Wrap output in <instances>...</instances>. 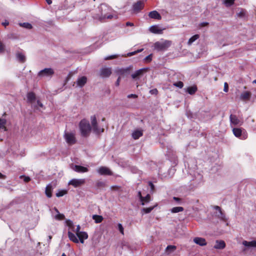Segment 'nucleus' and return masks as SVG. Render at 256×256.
<instances>
[{"label":"nucleus","mask_w":256,"mask_h":256,"mask_svg":"<svg viewBox=\"0 0 256 256\" xmlns=\"http://www.w3.org/2000/svg\"><path fill=\"white\" fill-rule=\"evenodd\" d=\"M92 16L94 18L101 21L110 20L114 17V10L110 6L102 4L98 7Z\"/></svg>","instance_id":"1"},{"label":"nucleus","mask_w":256,"mask_h":256,"mask_svg":"<svg viewBox=\"0 0 256 256\" xmlns=\"http://www.w3.org/2000/svg\"><path fill=\"white\" fill-rule=\"evenodd\" d=\"M79 126L82 135L83 136H88L91 130L89 122L86 120H82L80 122Z\"/></svg>","instance_id":"2"},{"label":"nucleus","mask_w":256,"mask_h":256,"mask_svg":"<svg viewBox=\"0 0 256 256\" xmlns=\"http://www.w3.org/2000/svg\"><path fill=\"white\" fill-rule=\"evenodd\" d=\"M172 44V41L165 40L162 42H157L154 44V48L158 51L164 50Z\"/></svg>","instance_id":"3"},{"label":"nucleus","mask_w":256,"mask_h":256,"mask_svg":"<svg viewBox=\"0 0 256 256\" xmlns=\"http://www.w3.org/2000/svg\"><path fill=\"white\" fill-rule=\"evenodd\" d=\"M232 132L234 136L240 140H246L248 138L246 131L242 128H235L232 129Z\"/></svg>","instance_id":"4"},{"label":"nucleus","mask_w":256,"mask_h":256,"mask_svg":"<svg viewBox=\"0 0 256 256\" xmlns=\"http://www.w3.org/2000/svg\"><path fill=\"white\" fill-rule=\"evenodd\" d=\"M91 120V124L94 132L96 134H99L100 133L104 132V128H100L98 126L96 117L95 116H92L90 117Z\"/></svg>","instance_id":"5"},{"label":"nucleus","mask_w":256,"mask_h":256,"mask_svg":"<svg viewBox=\"0 0 256 256\" xmlns=\"http://www.w3.org/2000/svg\"><path fill=\"white\" fill-rule=\"evenodd\" d=\"M112 73L111 68L103 66L100 70L99 76L102 78H108Z\"/></svg>","instance_id":"6"},{"label":"nucleus","mask_w":256,"mask_h":256,"mask_svg":"<svg viewBox=\"0 0 256 256\" xmlns=\"http://www.w3.org/2000/svg\"><path fill=\"white\" fill-rule=\"evenodd\" d=\"M64 138L68 144L72 145L76 143V138L74 134L72 132H65Z\"/></svg>","instance_id":"7"},{"label":"nucleus","mask_w":256,"mask_h":256,"mask_svg":"<svg viewBox=\"0 0 256 256\" xmlns=\"http://www.w3.org/2000/svg\"><path fill=\"white\" fill-rule=\"evenodd\" d=\"M86 183L84 178H73L69 181L68 185H72L74 188H77L84 185Z\"/></svg>","instance_id":"8"},{"label":"nucleus","mask_w":256,"mask_h":256,"mask_svg":"<svg viewBox=\"0 0 256 256\" xmlns=\"http://www.w3.org/2000/svg\"><path fill=\"white\" fill-rule=\"evenodd\" d=\"M54 74V71L52 68H46L40 70L38 73V76L41 78L52 76Z\"/></svg>","instance_id":"9"},{"label":"nucleus","mask_w":256,"mask_h":256,"mask_svg":"<svg viewBox=\"0 0 256 256\" xmlns=\"http://www.w3.org/2000/svg\"><path fill=\"white\" fill-rule=\"evenodd\" d=\"M230 120L231 125L241 126L243 122L240 120L236 115L231 114L230 116Z\"/></svg>","instance_id":"10"},{"label":"nucleus","mask_w":256,"mask_h":256,"mask_svg":"<svg viewBox=\"0 0 256 256\" xmlns=\"http://www.w3.org/2000/svg\"><path fill=\"white\" fill-rule=\"evenodd\" d=\"M98 172L100 175L112 176V172L107 167L100 166L97 170Z\"/></svg>","instance_id":"11"},{"label":"nucleus","mask_w":256,"mask_h":256,"mask_svg":"<svg viewBox=\"0 0 256 256\" xmlns=\"http://www.w3.org/2000/svg\"><path fill=\"white\" fill-rule=\"evenodd\" d=\"M144 6V2L142 1H138L132 5V10L134 12L138 13L143 8Z\"/></svg>","instance_id":"12"},{"label":"nucleus","mask_w":256,"mask_h":256,"mask_svg":"<svg viewBox=\"0 0 256 256\" xmlns=\"http://www.w3.org/2000/svg\"><path fill=\"white\" fill-rule=\"evenodd\" d=\"M214 209L216 210V216L221 220L226 221V218L224 214L222 212L220 207L218 206H215Z\"/></svg>","instance_id":"13"},{"label":"nucleus","mask_w":256,"mask_h":256,"mask_svg":"<svg viewBox=\"0 0 256 256\" xmlns=\"http://www.w3.org/2000/svg\"><path fill=\"white\" fill-rule=\"evenodd\" d=\"M166 28H160L158 26L154 25L151 26L149 28V30L153 34H162V32Z\"/></svg>","instance_id":"14"},{"label":"nucleus","mask_w":256,"mask_h":256,"mask_svg":"<svg viewBox=\"0 0 256 256\" xmlns=\"http://www.w3.org/2000/svg\"><path fill=\"white\" fill-rule=\"evenodd\" d=\"M130 70V67H128L126 68H116L115 70L116 73L119 76H124L127 74H128Z\"/></svg>","instance_id":"15"},{"label":"nucleus","mask_w":256,"mask_h":256,"mask_svg":"<svg viewBox=\"0 0 256 256\" xmlns=\"http://www.w3.org/2000/svg\"><path fill=\"white\" fill-rule=\"evenodd\" d=\"M87 82V78L85 76L79 77L76 80V84L80 88L83 87Z\"/></svg>","instance_id":"16"},{"label":"nucleus","mask_w":256,"mask_h":256,"mask_svg":"<svg viewBox=\"0 0 256 256\" xmlns=\"http://www.w3.org/2000/svg\"><path fill=\"white\" fill-rule=\"evenodd\" d=\"M72 169L78 172L81 173L88 172V170L87 168L78 165H74V168H72Z\"/></svg>","instance_id":"17"},{"label":"nucleus","mask_w":256,"mask_h":256,"mask_svg":"<svg viewBox=\"0 0 256 256\" xmlns=\"http://www.w3.org/2000/svg\"><path fill=\"white\" fill-rule=\"evenodd\" d=\"M16 60L21 63H24L26 60L25 54L21 52H17L16 54Z\"/></svg>","instance_id":"18"},{"label":"nucleus","mask_w":256,"mask_h":256,"mask_svg":"<svg viewBox=\"0 0 256 256\" xmlns=\"http://www.w3.org/2000/svg\"><path fill=\"white\" fill-rule=\"evenodd\" d=\"M147 70V68H142L136 70L134 74H132V78L133 79L136 78L138 77L142 76L143 74V72Z\"/></svg>","instance_id":"19"},{"label":"nucleus","mask_w":256,"mask_h":256,"mask_svg":"<svg viewBox=\"0 0 256 256\" xmlns=\"http://www.w3.org/2000/svg\"><path fill=\"white\" fill-rule=\"evenodd\" d=\"M80 243L83 244L84 242V240H86L88 238V234L86 232H81L76 235Z\"/></svg>","instance_id":"20"},{"label":"nucleus","mask_w":256,"mask_h":256,"mask_svg":"<svg viewBox=\"0 0 256 256\" xmlns=\"http://www.w3.org/2000/svg\"><path fill=\"white\" fill-rule=\"evenodd\" d=\"M142 134L143 132L142 130H136L132 132V136L134 139L137 140L142 136Z\"/></svg>","instance_id":"21"},{"label":"nucleus","mask_w":256,"mask_h":256,"mask_svg":"<svg viewBox=\"0 0 256 256\" xmlns=\"http://www.w3.org/2000/svg\"><path fill=\"white\" fill-rule=\"evenodd\" d=\"M194 242L197 244H198L201 246H205L206 244V240L202 238H199V237L195 238L194 239Z\"/></svg>","instance_id":"22"},{"label":"nucleus","mask_w":256,"mask_h":256,"mask_svg":"<svg viewBox=\"0 0 256 256\" xmlns=\"http://www.w3.org/2000/svg\"><path fill=\"white\" fill-rule=\"evenodd\" d=\"M148 16L152 18L158 20H160L162 18L160 14L156 10L150 12L148 14Z\"/></svg>","instance_id":"23"},{"label":"nucleus","mask_w":256,"mask_h":256,"mask_svg":"<svg viewBox=\"0 0 256 256\" xmlns=\"http://www.w3.org/2000/svg\"><path fill=\"white\" fill-rule=\"evenodd\" d=\"M242 244L248 248H256V240H252L250 242L244 240L242 242Z\"/></svg>","instance_id":"24"},{"label":"nucleus","mask_w":256,"mask_h":256,"mask_svg":"<svg viewBox=\"0 0 256 256\" xmlns=\"http://www.w3.org/2000/svg\"><path fill=\"white\" fill-rule=\"evenodd\" d=\"M226 246V244L223 240H216L214 248L216 249H223Z\"/></svg>","instance_id":"25"},{"label":"nucleus","mask_w":256,"mask_h":256,"mask_svg":"<svg viewBox=\"0 0 256 256\" xmlns=\"http://www.w3.org/2000/svg\"><path fill=\"white\" fill-rule=\"evenodd\" d=\"M68 238L72 242H73L75 243H78L79 242V240H78L76 235H75L73 233H72V232H70V231L68 232Z\"/></svg>","instance_id":"26"},{"label":"nucleus","mask_w":256,"mask_h":256,"mask_svg":"<svg viewBox=\"0 0 256 256\" xmlns=\"http://www.w3.org/2000/svg\"><path fill=\"white\" fill-rule=\"evenodd\" d=\"M54 210L56 212V214L54 216V218L56 220H60L64 219L65 216L64 214H60L58 210L56 208H54Z\"/></svg>","instance_id":"27"},{"label":"nucleus","mask_w":256,"mask_h":256,"mask_svg":"<svg viewBox=\"0 0 256 256\" xmlns=\"http://www.w3.org/2000/svg\"><path fill=\"white\" fill-rule=\"evenodd\" d=\"M141 204L142 206L146 204L150 201V196L149 194H148L146 196H144L140 200Z\"/></svg>","instance_id":"28"},{"label":"nucleus","mask_w":256,"mask_h":256,"mask_svg":"<svg viewBox=\"0 0 256 256\" xmlns=\"http://www.w3.org/2000/svg\"><path fill=\"white\" fill-rule=\"evenodd\" d=\"M197 87L196 86H189L186 88V92H188L190 94H194L197 91Z\"/></svg>","instance_id":"29"},{"label":"nucleus","mask_w":256,"mask_h":256,"mask_svg":"<svg viewBox=\"0 0 256 256\" xmlns=\"http://www.w3.org/2000/svg\"><path fill=\"white\" fill-rule=\"evenodd\" d=\"M52 188L50 184H48L46 188L45 193L48 198H50L52 196Z\"/></svg>","instance_id":"30"},{"label":"nucleus","mask_w":256,"mask_h":256,"mask_svg":"<svg viewBox=\"0 0 256 256\" xmlns=\"http://www.w3.org/2000/svg\"><path fill=\"white\" fill-rule=\"evenodd\" d=\"M27 98L28 102L32 103L36 99L35 94L32 92H30L27 94Z\"/></svg>","instance_id":"31"},{"label":"nucleus","mask_w":256,"mask_h":256,"mask_svg":"<svg viewBox=\"0 0 256 256\" xmlns=\"http://www.w3.org/2000/svg\"><path fill=\"white\" fill-rule=\"evenodd\" d=\"M250 96V93L248 92H245L240 94V98L242 100H246L249 99Z\"/></svg>","instance_id":"32"},{"label":"nucleus","mask_w":256,"mask_h":256,"mask_svg":"<svg viewBox=\"0 0 256 256\" xmlns=\"http://www.w3.org/2000/svg\"><path fill=\"white\" fill-rule=\"evenodd\" d=\"M6 120L4 118H0V130H3L4 131L6 130Z\"/></svg>","instance_id":"33"},{"label":"nucleus","mask_w":256,"mask_h":256,"mask_svg":"<svg viewBox=\"0 0 256 256\" xmlns=\"http://www.w3.org/2000/svg\"><path fill=\"white\" fill-rule=\"evenodd\" d=\"M200 36L198 34H195L192 36L188 40V44L190 46L194 42L199 38Z\"/></svg>","instance_id":"34"},{"label":"nucleus","mask_w":256,"mask_h":256,"mask_svg":"<svg viewBox=\"0 0 256 256\" xmlns=\"http://www.w3.org/2000/svg\"><path fill=\"white\" fill-rule=\"evenodd\" d=\"M202 176L200 174H198L196 180V182L194 180L192 184L196 186H197L202 182Z\"/></svg>","instance_id":"35"},{"label":"nucleus","mask_w":256,"mask_h":256,"mask_svg":"<svg viewBox=\"0 0 256 256\" xmlns=\"http://www.w3.org/2000/svg\"><path fill=\"white\" fill-rule=\"evenodd\" d=\"M92 219L94 220L96 223H100L102 222L103 218L101 216L98 215H93Z\"/></svg>","instance_id":"36"},{"label":"nucleus","mask_w":256,"mask_h":256,"mask_svg":"<svg viewBox=\"0 0 256 256\" xmlns=\"http://www.w3.org/2000/svg\"><path fill=\"white\" fill-rule=\"evenodd\" d=\"M184 208L182 206L174 207L170 210L172 213H178L184 210Z\"/></svg>","instance_id":"37"},{"label":"nucleus","mask_w":256,"mask_h":256,"mask_svg":"<svg viewBox=\"0 0 256 256\" xmlns=\"http://www.w3.org/2000/svg\"><path fill=\"white\" fill-rule=\"evenodd\" d=\"M156 206H153L149 207L148 208H143L142 209V212L143 214H148L151 212V211L156 207Z\"/></svg>","instance_id":"38"},{"label":"nucleus","mask_w":256,"mask_h":256,"mask_svg":"<svg viewBox=\"0 0 256 256\" xmlns=\"http://www.w3.org/2000/svg\"><path fill=\"white\" fill-rule=\"evenodd\" d=\"M176 250V246H174L169 245L166 248V250L168 254L173 252Z\"/></svg>","instance_id":"39"},{"label":"nucleus","mask_w":256,"mask_h":256,"mask_svg":"<svg viewBox=\"0 0 256 256\" xmlns=\"http://www.w3.org/2000/svg\"><path fill=\"white\" fill-rule=\"evenodd\" d=\"M66 192L64 190H60L56 194V196L57 197H60L63 196L66 194Z\"/></svg>","instance_id":"40"},{"label":"nucleus","mask_w":256,"mask_h":256,"mask_svg":"<svg viewBox=\"0 0 256 256\" xmlns=\"http://www.w3.org/2000/svg\"><path fill=\"white\" fill-rule=\"evenodd\" d=\"M234 0H225L224 4L226 6H231L234 3Z\"/></svg>","instance_id":"41"},{"label":"nucleus","mask_w":256,"mask_h":256,"mask_svg":"<svg viewBox=\"0 0 256 256\" xmlns=\"http://www.w3.org/2000/svg\"><path fill=\"white\" fill-rule=\"evenodd\" d=\"M152 54H150L147 56H146L144 60L146 62H148L152 61Z\"/></svg>","instance_id":"42"},{"label":"nucleus","mask_w":256,"mask_h":256,"mask_svg":"<svg viewBox=\"0 0 256 256\" xmlns=\"http://www.w3.org/2000/svg\"><path fill=\"white\" fill-rule=\"evenodd\" d=\"M23 27L28 28V29H30L32 28V26L31 24L28 23V22H24L22 24H20Z\"/></svg>","instance_id":"43"},{"label":"nucleus","mask_w":256,"mask_h":256,"mask_svg":"<svg viewBox=\"0 0 256 256\" xmlns=\"http://www.w3.org/2000/svg\"><path fill=\"white\" fill-rule=\"evenodd\" d=\"M174 85L176 87L181 88L183 87L184 84L182 82L179 81L178 82L174 83Z\"/></svg>","instance_id":"44"},{"label":"nucleus","mask_w":256,"mask_h":256,"mask_svg":"<svg viewBox=\"0 0 256 256\" xmlns=\"http://www.w3.org/2000/svg\"><path fill=\"white\" fill-rule=\"evenodd\" d=\"M118 54H113V55H111L110 56L105 57L104 58V60H112V59H114V58H118Z\"/></svg>","instance_id":"45"},{"label":"nucleus","mask_w":256,"mask_h":256,"mask_svg":"<svg viewBox=\"0 0 256 256\" xmlns=\"http://www.w3.org/2000/svg\"><path fill=\"white\" fill-rule=\"evenodd\" d=\"M66 224L70 228H74V224L72 220H66Z\"/></svg>","instance_id":"46"},{"label":"nucleus","mask_w":256,"mask_h":256,"mask_svg":"<svg viewBox=\"0 0 256 256\" xmlns=\"http://www.w3.org/2000/svg\"><path fill=\"white\" fill-rule=\"evenodd\" d=\"M118 229L119 230V231L122 234H124V228L122 226V224H118Z\"/></svg>","instance_id":"47"},{"label":"nucleus","mask_w":256,"mask_h":256,"mask_svg":"<svg viewBox=\"0 0 256 256\" xmlns=\"http://www.w3.org/2000/svg\"><path fill=\"white\" fill-rule=\"evenodd\" d=\"M96 186L98 188H102L105 186V182L102 181H99L96 183Z\"/></svg>","instance_id":"48"},{"label":"nucleus","mask_w":256,"mask_h":256,"mask_svg":"<svg viewBox=\"0 0 256 256\" xmlns=\"http://www.w3.org/2000/svg\"><path fill=\"white\" fill-rule=\"evenodd\" d=\"M5 46L0 41V53H3L4 52Z\"/></svg>","instance_id":"49"},{"label":"nucleus","mask_w":256,"mask_h":256,"mask_svg":"<svg viewBox=\"0 0 256 256\" xmlns=\"http://www.w3.org/2000/svg\"><path fill=\"white\" fill-rule=\"evenodd\" d=\"M136 54V51H134V52H128V53L126 54L122 55V56H124V57L130 56H134V55Z\"/></svg>","instance_id":"50"},{"label":"nucleus","mask_w":256,"mask_h":256,"mask_svg":"<svg viewBox=\"0 0 256 256\" xmlns=\"http://www.w3.org/2000/svg\"><path fill=\"white\" fill-rule=\"evenodd\" d=\"M238 16L243 18L245 16V12L244 10H241L237 14Z\"/></svg>","instance_id":"51"},{"label":"nucleus","mask_w":256,"mask_h":256,"mask_svg":"<svg viewBox=\"0 0 256 256\" xmlns=\"http://www.w3.org/2000/svg\"><path fill=\"white\" fill-rule=\"evenodd\" d=\"M20 178H24V180L25 182H28L30 180V178L28 177V176H20Z\"/></svg>","instance_id":"52"},{"label":"nucleus","mask_w":256,"mask_h":256,"mask_svg":"<svg viewBox=\"0 0 256 256\" xmlns=\"http://www.w3.org/2000/svg\"><path fill=\"white\" fill-rule=\"evenodd\" d=\"M80 225H78L76 226V230H74V232L76 234V235H77L79 233H80L82 232L80 231Z\"/></svg>","instance_id":"53"},{"label":"nucleus","mask_w":256,"mask_h":256,"mask_svg":"<svg viewBox=\"0 0 256 256\" xmlns=\"http://www.w3.org/2000/svg\"><path fill=\"white\" fill-rule=\"evenodd\" d=\"M228 86L227 82H224V92H228Z\"/></svg>","instance_id":"54"},{"label":"nucleus","mask_w":256,"mask_h":256,"mask_svg":"<svg viewBox=\"0 0 256 256\" xmlns=\"http://www.w3.org/2000/svg\"><path fill=\"white\" fill-rule=\"evenodd\" d=\"M150 94H156L158 92V91L156 88H154L152 90H151L150 91Z\"/></svg>","instance_id":"55"},{"label":"nucleus","mask_w":256,"mask_h":256,"mask_svg":"<svg viewBox=\"0 0 256 256\" xmlns=\"http://www.w3.org/2000/svg\"><path fill=\"white\" fill-rule=\"evenodd\" d=\"M148 185L150 188L151 190L153 191L154 190V186L152 182H148Z\"/></svg>","instance_id":"56"},{"label":"nucleus","mask_w":256,"mask_h":256,"mask_svg":"<svg viewBox=\"0 0 256 256\" xmlns=\"http://www.w3.org/2000/svg\"><path fill=\"white\" fill-rule=\"evenodd\" d=\"M138 97V96L135 94H130L128 96V98H136Z\"/></svg>","instance_id":"57"},{"label":"nucleus","mask_w":256,"mask_h":256,"mask_svg":"<svg viewBox=\"0 0 256 256\" xmlns=\"http://www.w3.org/2000/svg\"><path fill=\"white\" fill-rule=\"evenodd\" d=\"M173 199L177 202H180L181 201V199L177 197H174Z\"/></svg>","instance_id":"58"},{"label":"nucleus","mask_w":256,"mask_h":256,"mask_svg":"<svg viewBox=\"0 0 256 256\" xmlns=\"http://www.w3.org/2000/svg\"><path fill=\"white\" fill-rule=\"evenodd\" d=\"M120 80V76H119L116 81V86H119Z\"/></svg>","instance_id":"59"},{"label":"nucleus","mask_w":256,"mask_h":256,"mask_svg":"<svg viewBox=\"0 0 256 256\" xmlns=\"http://www.w3.org/2000/svg\"><path fill=\"white\" fill-rule=\"evenodd\" d=\"M138 196L139 197L140 200L142 198H143V197H144V196H142V193H141V192H140V191H139V192H138Z\"/></svg>","instance_id":"60"},{"label":"nucleus","mask_w":256,"mask_h":256,"mask_svg":"<svg viewBox=\"0 0 256 256\" xmlns=\"http://www.w3.org/2000/svg\"><path fill=\"white\" fill-rule=\"evenodd\" d=\"M134 24L132 23V22H126V26H134Z\"/></svg>","instance_id":"61"},{"label":"nucleus","mask_w":256,"mask_h":256,"mask_svg":"<svg viewBox=\"0 0 256 256\" xmlns=\"http://www.w3.org/2000/svg\"><path fill=\"white\" fill-rule=\"evenodd\" d=\"M208 24L207 22H203L200 24V26H207Z\"/></svg>","instance_id":"62"},{"label":"nucleus","mask_w":256,"mask_h":256,"mask_svg":"<svg viewBox=\"0 0 256 256\" xmlns=\"http://www.w3.org/2000/svg\"><path fill=\"white\" fill-rule=\"evenodd\" d=\"M8 24H9V22L7 21H6L5 22L2 23V24L3 26H8Z\"/></svg>","instance_id":"63"},{"label":"nucleus","mask_w":256,"mask_h":256,"mask_svg":"<svg viewBox=\"0 0 256 256\" xmlns=\"http://www.w3.org/2000/svg\"><path fill=\"white\" fill-rule=\"evenodd\" d=\"M38 104L41 108L43 107V104L39 100L37 101Z\"/></svg>","instance_id":"64"}]
</instances>
